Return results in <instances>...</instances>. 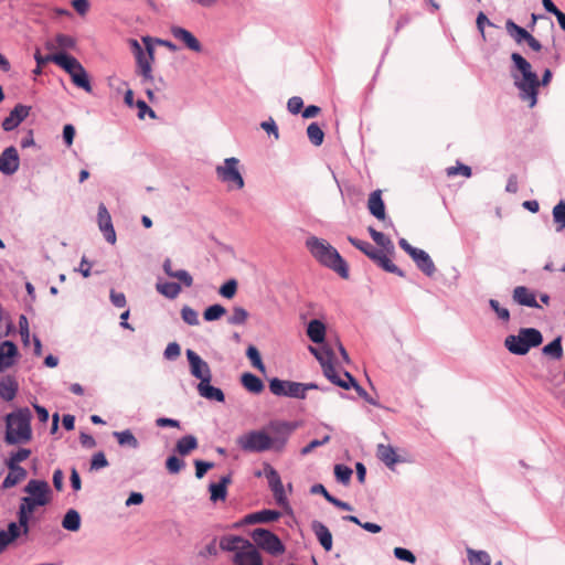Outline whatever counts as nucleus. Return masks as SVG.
Listing matches in <instances>:
<instances>
[{
  "mask_svg": "<svg viewBox=\"0 0 565 565\" xmlns=\"http://www.w3.org/2000/svg\"><path fill=\"white\" fill-rule=\"evenodd\" d=\"M511 61L513 62L511 77L519 90V97L522 102L529 103V106L532 108L537 103L539 87L548 85L553 74L550 68H546L542 77L539 78L537 74L532 70L531 63L516 52L511 54Z\"/></svg>",
  "mask_w": 565,
  "mask_h": 565,
  "instance_id": "nucleus-1",
  "label": "nucleus"
},
{
  "mask_svg": "<svg viewBox=\"0 0 565 565\" xmlns=\"http://www.w3.org/2000/svg\"><path fill=\"white\" fill-rule=\"evenodd\" d=\"M306 247L321 265L334 270L342 278L349 277V267L345 260L327 241L311 236L306 241Z\"/></svg>",
  "mask_w": 565,
  "mask_h": 565,
  "instance_id": "nucleus-2",
  "label": "nucleus"
},
{
  "mask_svg": "<svg viewBox=\"0 0 565 565\" xmlns=\"http://www.w3.org/2000/svg\"><path fill=\"white\" fill-rule=\"evenodd\" d=\"M32 414L28 407L19 408L6 417V436L4 440L8 445L24 444L31 440Z\"/></svg>",
  "mask_w": 565,
  "mask_h": 565,
  "instance_id": "nucleus-3",
  "label": "nucleus"
},
{
  "mask_svg": "<svg viewBox=\"0 0 565 565\" xmlns=\"http://www.w3.org/2000/svg\"><path fill=\"white\" fill-rule=\"evenodd\" d=\"M543 342V335L535 328H521L518 334H509L504 339V347L514 355H525L532 348Z\"/></svg>",
  "mask_w": 565,
  "mask_h": 565,
  "instance_id": "nucleus-4",
  "label": "nucleus"
},
{
  "mask_svg": "<svg viewBox=\"0 0 565 565\" xmlns=\"http://www.w3.org/2000/svg\"><path fill=\"white\" fill-rule=\"evenodd\" d=\"M215 173L218 181L226 184L228 191L242 190L245 185L239 170V160L235 157L226 158L223 164L216 166Z\"/></svg>",
  "mask_w": 565,
  "mask_h": 565,
  "instance_id": "nucleus-5",
  "label": "nucleus"
},
{
  "mask_svg": "<svg viewBox=\"0 0 565 565\" xmlns=\"http://www.w3.org/2000/svg\"><path fill=\"white\" fill-rule=\"evenodd\" d=\"M237 446L246 452H265L273 449L271 437L265 430H250L236 439Z\"/></svg>",
  "mask_w": 565,
  "mask_h": 565,
  "instance_id": "nucleus-6",
  "label": "nucleus"
},
{
  "mask_svg": "<svg viewBox=\"0 0 565 565\" xmlns=\"http://www.w3.org/2000/svg\"><path fill=\"white\" fill-rule=\"evenodd\" d=\"M250 536L259 548L270 555L277 556L285 552V545L281 540L269 530L263 527L255 529Z\"/></svg>",
  "mask_w": 565,
  "mask_h": 565,
  "instance_id": "nucleus-7",
  "label": "nucleus"
},
{
  "mask_svg": "<svg viewBox=\"0 0 565 565\" xmlns=\"http://www.w3.org/2000/svg\"><path fill=\"white\" fill-rule=\"evenodd\" d=\"M297 425L290 422L273 420L268 425L271 433V447L275 451H281Z\"/></svg>",
  "mask_w": 565,
  "mask_h": 565,
  "instance_id": "nucleus-8",
  "label": "nucleus"
},
{
  "mask_svg": "<svg viewBox=\"0 0 565 565\" xmlns=\"http://www.w3.org/2000/svg\"><path fill=\"white\" fill-rule=\"evenodd\" d=\"M24 492L29 495L23 499L39 507L46 505L51 500V489L45 480L31 479L24 487Z\"/></svg>",
  "mask_w": 565,
  "mask_h": 565,
  "instance_id": "nucleus-9",
  "label": "nucleus"
},
{
  "mask_svg": "<svg viewBox=\"0 0 565 565\" xmlns=\"http://www.w3.org/2000/svg\"><path fill=\"white\" fill-rule=\"evenodd\" d=\"M142 42L145 43L147 53L136 57V73L142 77V83H146L153 81L151 64L154 60V47L150 36H143Z\"/></svg>",
  "mask_w": 565,
  "mask_h": 565,
  "instance_id": "nucleus-10",
  "label": "nucleus"
},
{
  "mask_svg": "<svg viewBox=\"0 0 565 565\" xmlns=\"http://www.w3.org/2000/svg\"><path fill=\"white\" fill-rule=\"evenodd\" d=\"M234 565H264L263 558L255 545L244 541V546L234 554Z\"/></svg>",
  "mask_w": 565,
  "mask_h": 565,
  "instance_id": "nucleus-11",
  "label": "nucleus"
},
{
  "mask_svg": "<svg viewBox=\"0 0 565 565\" xmlns=\"http://www.w3.org/2000/svg\"><path fill=\"white\" fill-rule=\"evenodd\" d=\"M191 375L203 382V379H212L209 364L193 350H186Z\"/></svg>",
  "mask_w": 565,
  "mask_h": 565,
  "instance_id": "nucleus-12",
  "label": "nucleus"
},
{
  "mask_svg": "<svg viewBox=\"0 0 565 565\" xmlns=\"http://www.w3.org/2000/svg\"><path fill=\"white\" fill-rule=\"evenodd\" d=\"M98 227L109 244L116 243V232L111 222V216L104 203L98 205L97 212Z\"/></svg>",
  "mask_w": 565,
  "mask_h": 565,
  "instance_id": "nucleus-13",
  "label": "nucleus"
},
{
  "mask_svg": "<svg viewBox=\"0 0 565 565\" xmlns=\"http://www.w3.org/2000/svg\"><path fill=\"white\" fill-rule=\"evenodd\" d=\"M326 362L322 363L321 367L323 371V375L334 385L349 390L348 379H341L339 374L335 371V367L333 365V351L332 349H326Z\"/></svg>",
  "mask_w": 565,
  "mask_h": 565,
  "instance_id": "nucleus-14",
  "label": "nucleus"
},
{
  "mask_svg": "<svg viewBox=\"0 0 565 565\" xmlns=\"http://www.w3.org/2000/svg\"><path fill=\"white\" fill-rule=\"evenodd\" d=\"M31 107L17 104L10 111L9 116L2 121V128L4 131H12L15 129L30 114Z\"/></svg>",
  "mask_w": 565,
  "mask_h": 565,
  "instance_id": "nucleus-15",
  "label": "nucleus"
},
{
  "mask_svg": "<svg viewBox=\"0 0 565 565\" xmlns=\"http://www.w3.org/2000/svg\"><path fill=\"white\" fill-rule=\"evenodd\" d=\"M19 166L18 150L13 146L6 148L0 158V171L3 174L11 175L19 169Z\"/></svg>",
  "mask_w": 565,
  "mask_h": 565,
  "instance_id": "nucleus-16",
  "label": "nucleus"
},
{
  "mask_svg": "<svg viewBox=\"0 0 565 565\" xmlns=\"http://www.w3.org/2000/svg\"><path fill=\"white\" fill-rule=\"evenodd\" d=\"M170 32L174 39L181 41L189 50L198 53L202 51L200 41L189 30L179 25H173L171 26Z\"/></svg>",
  "mask_w": 565,
  "mask_h": 565,
  "instance_id": "nucleus-17",
  "label": "nucleus"
},
{
  "mask_svg": "<svg viewBox=\"0 0 565 565\" xmlns=\"http://www.w3.org/2000/svg\"><path fill=\"white\" fill-rule=\"evenodd\" d=\"M512 299L520 306L540 309L541 306L536 301L535 294L525 286H518L513 289Z\"/></svg>",
  "mask_w": 565,
  "mask_h": 565,
  "instance_id": "nucleus-18",
  "label": "nucleus"
},
{
  "mask_svg": "<svg viewBox=\"0 0 565 565\" xmlns=\"http://www.w3.org/2000/svg\"><path fill=\"white\" fill-rule=\"evenodd\" d=\"M388 255L384 249H377L376 253L371 255V260L387 273L405 277V273L392 262Z\"/></svg>",
  "mask_w": 565,
  "mask_h": 565,
  "instance_id": "nucleus-19",
  "label": "nucleus"
},
{
  "mask_svg": "<svg viewBox=\"0 0 565 565\" xmlns=\"http://www.w3.org/2000/svg\"><path fill=\"white\" fill-rule=\"evenodd\" d=\"M38 507L39 505L21 498V502H20L19 510H18V522H15V523H17V525L21 526V529L23 531V535L29 534V531H30L29 523H30L31 514Z\"/></svg>",
  "mask_w": 565,
  "mask_h": 565,
  "instance_id": "nucleus-20",
  "label": "nucleus"
},
{
  "mask_svg": "<svg viewBox=\"0 0 565 565\" xmlns=\"http://www.w3.org/2000/svg\"><path fill=\"white\" fill-rule=\"evenodd\" d=\"M18 355V348L12 341L0 343V373L14 364V358Z\"/></svg>",
  "mask_w": 565,
  "mask_h": 565,
  "instance_id": "nucleus-21",
  "label": "nucleus"
},
{
  "mask_svg": "<svg viewBox=\"0 0 565 565\" xmlns=\"http://www.w3.org/2000/svg\"><path fill=\"white\" fill-rule=\"evenodd\" d=\"M23 531L15 522H10L7 530H0V554H2L10 544L14 543Z\"/></svg>",
  "mask_w": 565,
  "mask_h": 565,
  "instance_id": "nucleus-22",
  "label": "nucleus"
},
{
  "mask_svg": "<svg viewBox=\"0 0 565 565\" xmlns=\"http://www.w3.org/2000/svg\"><path fill=\"white\" fill-rule=\"evenodd\" d=\"M211 380L212 379H203V382L198 384L196 388L199 394L209 401L223 403L225 401V394L221 388L211 385Z\"/></svg>",
  "mask_w": 565,
  "mask_h": 565,
  "instance_id": "nucleus-23",
  "label": "nucleus"
},
{
  "mask_svg": "<svg viewBox=\"0 0 565 565\" xmlns=\"http://www.w3.org/2000/svg\"><path fill=\"white\" fill-rule=\"evenodd\" d=\"M311 531L315 533L320 545L327 551L332 550V534L322 522L313 520L311 522Z\"/></svg>",
  "mask_w": 565,
  "mask_h": 565,
  "instance_id": "nucleus-24",
  "label": "nucleus"
},
{
  "mask_svg": "<svg viewBox=\"0 0 565 565\" xmlns=\"http://www.w3.org/2000/svg\"><path fill=\"white\" fill-rule=\"evenodd\" d=\"M19 391V383L12 375H6L0 380V398L6 402L12 401Z\"/></svg>",
  "mask_w": 565,
  "mask_h": 565,
  "instance_id": "nucleus-25",
  "label": "nucleus"
},
{
  "mask_svg": "<svg viewBox=\"0 0 565 565\" xmlns=\"http://www.w3.org/2000/svg\"><path fill=\"white\" fill-rule=\"evenodd\" d=\"M280 516V513L275 510H262L258 512L249 513L244 516L243 524H256V523H268L276 521Z\"/></svg>",
  "mask_w": 565,
  "mask_h": 565,
  "instance_id": "nucleus-26",
  "label": "nucleus"
},
{
  "mask_svg": "<svg viewBox=\"0 0 565 565\" xmlns=\"http://www.w3.org/2000/svg\"><path fill=\"white\" fill-rule=\"evenodd\" d=\"M412 259L415 262L417 268L422 270L426 276L431 277L435 274V264L428 253H426L424 249L419 248L412 257Z\"/></svg>",
  "mask_w": 565,
  "mask_h": 565,
  "instance_id": "nucleus-27",
  "label": "nucleus"
},
{
  "mask_svg": "<svg viewBox=\"0 0 565 565\" xmlns=\"http://www.w3.org/2000/svg\"><path fill=\"white\" fill-rule=\"evenodd\" d=\"M367 207L370 213L377 220L382 221L385 218V204L382 200L381 190H375L370 194Z\"/></svg>",
  "mask_w": 565,
  "mask_h": 565,
  "instance_id": "nucleus-28",
  "label": "nucleus"
},
{
  "mask_svg": "<svg viewBox=\"0 0 565 565\" xmlns=\"http://www.w3.org/2000/svg\"><path fill=\"white\" fill-rule=\"evenodd\" d=\"M232 482V478L230 475L223 476L218 482L211 483L209 486V490L211 493V501L217 502L220 500H225L227 494V486Z\"/></svg>",
  "mask_w": 565,
  "mask_h": 565,
  "instance_id": "nucleus-29",
  "label": "nucleus"
},
{
  "mask_svg": "<svg viewBox=\"0 0 565 565\" xmlns=\"http://www.w3.org/2000/svg\"><path fill=\"white\" fill-rule=\"evenodd\" d=\"M307 335L313 343H323L326 339V324L318 319L311 320L307 327Z\"/></svg>",
  "mask_w": 565,
  "mask_h": 565,
  "instance_id": "nucleus-30",
  "label": "nucleus"
},
{
  "mask_svg": "<svg viewBox=\"0 0 565 565\" xmlns=\"http://www.w3.org/2000/svg\"><path fill=\"white\" fill-rule=\"evenodd\" d=\"M54 63L72 75L82 65L74 56L60 52L54 54Z\"/></svg>",
  "mask_w": 565,
  "mask_h": 565,
  "instance_id": "nucleus-31",
  "label": "nucleus"
},
{
  "mask_svg": "<svg viewBox=\"0 0 565 565\" xmlns=\"http://www.w3.org/2000/svg\"><path fill=\"white\" fill-rule=\"evenodd\" d=\"M376 456L382 462H384L391 469L394 467L395 463L401 461L395 449L390 445L380 444L377 446Z\"/></svg>",
  "mask_w": 565,
  "mask_h": 565,
  "instance_id": "nucleus-32",
  "label": "nucleus"
},
{
  "mask_svg": "<svg viewBox=\"0 0 565 565\" xmlns=\"http://www.w3.org/2000/svg\"><path fill=\"white\" fill-rule=\"evenodd\" d=\"M311 493L323 495L324 499L328 502H330L331 504H333L334 507H337V508H339L341 510L351 511L353 509L351 507V504H349L348 502L341 501L338 498H335L332 494H330L328 492V490L326 489V487L323 484H321V483L313 484L311 487Z\"/></svg>",
  "mask_w": 565,
  "mask_h": 565,
  "instance_id": "nucleus-33",
  "label": "nucleus"
},
{
  "mask_svg": "<svg viewBox=\"0 0 565 565\" xmlns=\"http://www.w3.org/2000/svg\"><path fill=\"white\" fill-rule=\"evenodd\" d=\"M9 473L2 481L1 488L9 489L17 486L26 478V470L23 467H8Z\"/></svg>",
  "mask_w": 565,
  "mask_h": 565,
  "instance_id": "nucleus-34",
  "label": "nucleus"
},
{
  "mask_svg": "<svg viewBox=\"0 0 565 565\" xmlns=\"http://www.w3.org/2000/svg\"><path fill=\"white\" fill-rule=\"evenodd\" d=\"M242 385L250 393L259 394L264 391L263 381L253 373L246 372L241 377Z\"/></svg>",
  "mask_w": 565,
  "mask_h": 565,
  "instance_id": "nucleus-35",
  "label": "nucleus"
},
{
  "mask_svg": "<svg viewBox=\"0 0 565 565\" xmlns=\"http://www.w3.org/2000/svg\"><path fill=\"white\" fill-rule=\"evenodd\" d=\"M372 239L384 249L387 254H394L395 247L390 237H387L382 232L376 231L374 227L370 226L367 228Z\"/></svg>",
  "mask_w": 565,
  "mask_h": 565,
  "instance_id": "nucleus-36",
  "label": "nucleus"
},
{
  "mask_svg": "<svg viewBox=\"0 0 565 565\" xmlns=\"http://www.w3.org/2000/svg\"><path fill=\"white\" fill-rule=\"evenodd\" d=\"M198 448V439L193 435H185L181 437L175 446V450L181 455H189L192 450Z\"/></svg>",
  "mask_w": 565,
  "mask_h": 565,
  "instance_id": "nucleus-37",
  "label": "nucleus"
},
{
  "mask_svg": "<svg viewBox=\"0 0 565 565\" xmlns=\"http://www.w3.org/2000/svg\"><path fill=\"white\" fill-rule=\"evenodd\" d=\"M542 353L544 355H547L554 360H561L563 358L564 351L562 347V337H556L553 341H551L548 344L543 347Z\"/></svg>",
  "mask_w": 565,
  "mask_h": 565,
  "instance_id": "nucleus-38",
  "label": "nucleus"
},
{
  "mask_svg": "<svg viewBox=\"0 0 565 565\" xmlns=\"http://www.w3.org/2000/svg\"><path fill=\"white\" fill-rule=\"evenodd\" d=\"M467 558L470 565H491V557L486 551L467 548Z\"/></svg>",
  "mask_w": 565,
  "mask_h": 565,
  "instance_id": "nucleus-39",
  "label": "nucleus"
},
{
  "mask_svg": "<svg viewBox=\"0 0 565 565\" xmlns=\"http://www.w3.org/2000/svg\"><path fill=\"white\" fill-rule=\"evenodd\" d=\"M62 526L67 530V531H71V532H76L79 530L81 527V515L79 513L74 510V509H70L63 520H62Z\"/></svg>",
  "mask_w": 565,
  "mask_h": 565,
  "instance_id": "nucleus-40",
  "label": "nucleus"
},
{
  "mask_svg": "<svg viewBox=\"0 0 565 565\" xmlns=\"http://www.w3.org/2000/svg\"><path fill=\"white\" fill-rule=\"evenodd\" d=\"M113 435L117 439L118 444L122 447H129L132 449H137L139 447L138 439L129 429L122 431H114Z\"/></svg>",
  "mask_w": 565,
  "mask_h": 565,
  "instance_id": "nucleus-41",
  "label": "nucleus"
},
{
  "mask_svg": "<svg viewBox=\"0 0 565 565\" xmlns=\"http://www.w3.org/2000/svg\"><path fill=\"white\" fill-rule=\"evenodd\" d=\"M72 82L79 88H83L85 92L90 93L92 92V85L88 78V74L81 65L76 72H74L72 75Z\"/></svg>",
  "mask_w": 565,
  "mask_h": 565,
  "instance_id": "nucleus-42",
  "label": "nucleus"
},
{
  "mask_svg": "<svg viewBox=\"0 0 565 565\" xmlns=\"http://www.w3.org/2000/svg\"><path fill=\"white\" fill-rule=\"evenodd\" d=\"M508 33L514 39L516 43L525 42L531 33H529L524 28L518 25L512 20H508L505 23Z\"/></svg>",
  "mask_w": 565,
  "mask_h": 565,
  "instance_id": "nucleus-43",
  "label": "nucleus"
},
{
  "mask_svg": "<svg viewBox=\"0 0 565 565\" xmlns=\"http://www.w3.org/2000/svg\"><path fill=\"white\" fill-rule=\"evenodd\" d=\"M246 539L238 535H228L221 539L220 546L224 551L237 552L241 546H244Z\"/></svg>",
  "mask_w": 565,
  "mask_h": 565,
  "instance_id": "nucleus-44",
  "label": "nucleus"
},
{
  "mask_svg": "<svg viewBox=\"0 0 565 565\" xmlns=\"http://www.w3.org/2000/svg\"><path fill=\"white\" fill-rule=\"evenodd\" d=\"M556 232L565 230V201L561 200L552 211Z\"/></svg>",
  "mask_w": 565,
  "mask_h": 565,
  "instance_id": "nucleus-45",
  "label": "nucleus"
},
{
  "mask_svg": "<svg viewBox=\"0 0 565 565\" xmlns=\"http://www.w3.org/2000/svg\"><path fill=\"white\" fill-rule=\"evenodd\" d=\"M157 290L169 299H174L181 291V286L178 282L166 281L157 284Z\"/></svg>",
  "mask_w": 565,
  "mask_h": 565,
  "instance_id": "nucleus-46",
  "label": "nucleus"
},
{
  "mask_svg": "<svg viewBox=\"0 0 565 565\" xmlns=\"http://www.w3.org/2000/svg\"><path fill=\"white\" fill-rule=\"evenodd\" d=\"M344 377L348 379L349 388L353 387L358 395L364 398L371 405H377V403L369 396L367 392L356 382L355 377L351 373L345 371Z\"/></svg>",
  "mask_w": 565,
  "mask_h": 565,
  "instance_id": "nucleus-47",
  "label": "nucleus"
},
{
  "mask_svg": "<svg viewBox=\"0 0 565 565\" xmlns=\"http://www.w3.org/2000/svg\"><path fill=\"white\" fill-rule=\"evenodd\" d=\"M307 135L310 142L320 146L323 142L324 132L317 122H311L307 128Z\"/></svg>",
  "mask_w": 565,
  "mask_h": 565,
  "instance_id": "nucleus-48",
  "label": "nucleus"
},
{
  "mask_svg": "<svg viewBox=\"0 0 565 565\" xmlns=\"http://www.w3.org/2000/svg\"><path fill=\"white\" fill-rule=\"evenodd\" d=\"M246 356L250 361L252 365L257 369L259 372L264 373L266 367L263 363L260 353L255 345H249L246 350Z\"/></svg>",
  "mask_w": 565,
  "mask_h": 565,
  "instance_id": "nucleus-49",
  "label": "nucleus"
},
{
  "mask_svg": "<svg viewBox=\"0 0 565 565\" xmlns=\"http://www.w3.org/2000/svg\"><path fill=\"white\" fill-rule=\"evenodd\" d=\"M31 455V450L26 448H20L19 450L11 452L9 458L6 460L7 467H20L19 462L26 460Z\"/></svg>",
  "mask_w": 565,
  "mask_h": 565,
  "instance_id": "nucleus-50",
  "label": "nucleus"
},
{
  "mask_svg": "<svg viewBox=\"0 0 565 565\" xmlns=\"http://www.w3.org/2000/svg\"><path fill=\"white\" fill-rule=\"evenodd\" d=\"M264 476L266 477V479L268 481V486H269L270 490L282 484L279 473L269 463H265V466H264Z\"/></svg>",
  "mask_w": 565,
  "mask_h": 565,
  "instance_id": "nucleus-51",
  "label": "nucleus"
},
{
  "mask_svg": "<svg viewBox=\"0 0 565 565\" xmlns=\"http://www.w3.org/2000/svg\"><path fill=\"white\" fill-rule=\"evenodd\" d=\"M226 313V309L218 303L207 307L203 312L205 321H215L221 319Z\"/></svg>",
  "mask_w": 565,
  "mask_h": 565,
  "instance_id": "nucleus-52",
  "label": "nucleus"
},
{
  "mask_svg": "<svg viewBox=\"0 0 565 565\" xmlns=\"http://www.w3.org/2000/svg\"><path fill=\"white\" fill-rule=\"evenodd\" d=\"M348 241L359 250H361L363 254H365L370 259L371 255L377 252V248L374 247L369 242L361 241L359 238H355L353 236H348Z\"/></svg>",
  "mask_w": 565,
  "mask_h": 565,
  "instance_id": "nucleus-53",
  "label": "nucleus"
},
{
  "mask_svg": "<svg viewBox=\"0 0 565 565\" xmlns=\"http://www.w3.org/2000/svg\"><path fill=\"white\" fill-rule=\"evenodd\" d=\"M286 394L287 397L305 399L303 383L287 381Z\"/></svg>",
  "mask_w": 565,
  "mask_h": 565,
  "instance_id": "nucleus-54",
  "label": "nucleus"
},
{
  "mask_svg": "<svg viewBox=\"0 0 565 565\" xmlns=\"http://www.w3.org/2000/svg\"><path fill=\"white\" fill-rule=\"evenodd\" d=\"M352 472V469L345 465L339 463L334 466L335 479L343 484H348L350 482Z\"/></svg>",
  "mask_w": 565,
  "mask_h": 565,
  "instance_id": "nucleus-55",
  "label": "nucleus"
},
{
  "mask_svg": "<svg viewBox=\"0 0 565 565\" xmlns=\"http://www.w3.org/2000/svg\"><path fill=\"white\" fill-rule=\"evenodd\" d=\"M248 318V312L243 307H234L228 323L234 326L244 324Z\"/></svg>",
  "mask_w": 565,
  "mask_h": 565,
  "instance_id": "nucleus-56",
  "label": "nucleus"
},
{
  "mask_svg": "<svg viewBox=\"0 0 565 565\" xmlns=\"http://www.w3.org/2000/svg\"><path fill=\"white\" fill-rule=\"evenodd\" d=\"M490 308L495 312L498 319H500L502 322L507 323L510 321V311L509 309L501 307L500 302L495 299L489 300Z\"/></svg>",
  "mask_w": 565,
  "mask_h": 565,
  "instance_id": "nucleus-57",
  "label": "nucleus"
},
{
  "mask_svg": "<svg viewBox=\"0 0 565 565\" xmlns=\"http://www.w3.org/2000/svg\"><path fill=\"white\" fill-rule=\"evenodd\" d=\"M181 317L189 326H198L200 323L198 312L189 306H183L181 309Z\"/></svg>",
  "mask_w": 565,
  "mask_h": 565,
  "instance_id": "nucleus-58",
  "label": "nucleus"
},
{
  "mask_svg": "<svg viewBox=\"0 0 565 565\" xmlns=\"http://www.w3.org/2000/svg\"><path fill=\"white\" fill-rule=\"evenodd\" d=\"M108 460L103 451H98L93 455L90 460V470H100L103 468L108 467Z\"/></svg>",
  "mask_w": 565,
  "mask_h": 565,
  "instance_id": "nucleus-59",
  "label": "nucleus"
},
{
  "mask_svg": "<svg viewBox=\"0 0 565 565\" xmlns=\"http://www.w3.org/2000/svg\"><path fill=\"white\" fill-rule=\"evenodd\" d=\"M237 290V282L235 279H230L220 288V295L224 298L231 299L235 296Z\"/></svg>",
  "mask_w": 565,
  "mask_h": 565,
  "instance_id": "nucleus-60",
  "label": "nucleus"
},
{
  "mask_svg": "<svg viewBox=\"0 0 565 565\" xmlns=\"http://www.w3.org/2000/svg\"><path fill=\"white\" fill-rule=\"evenodd\" d=\"M287 381L274 377L269 381V390L276 396H285Z\"/></svg>",
  "mask_w": 565,
  "mask_h": 565,
  "instance_id": "nucleus-61",
  "label": "nucleus"
},
{
  "mask_svg": "<svg viewBox=\"0 0 565 565\" xmlns=\"http://www.w3.org/2000/svg\"><path fill=\"white\" fill-rule=\"evenodd\" d=\"M394 556L403 562H407L409 564H414L416 562V556L414 553L407 548L404 547H395L394 548Z\"/></svg>",
  "mask_w": 565,
  "mask_h": 565,
  "instance_id": "nucleus-62",
  "label": "nucleus"
},
{
  "mask_svg": "<svg viewBox=\"0 0 565 565\" xmlns=\"http://www.w3.org/2000/svg\"><path fill=\"white\" fill-rule=\"evenodd\" d=\"M180 354H181V348L178 342H170L163 352L164 359H167L169 361L177 360L180 356Z\"/></svg>",
  "mask_w": 565,
  "mask_h": 565,
  "instance_id": "nucleus-63",
  "label": "nucleus"
},
{
  "mask_svg": "<svg viewBox=\"0 0 565 565\" xmlns=\"http://www.w3.org/2000/svg\"><path fill=\"white\" fill-rule=\"evenodd\" d=\"M184 467V461L179 459L175 456L168 457L166 461V468L170 473H179L180 470Z\"/></svg>",
  "mask_w": 565,
  "mask_h": 565,
  "instance_id": "nucleus-64",
  "label": "nucleus"
}]
</instances>
